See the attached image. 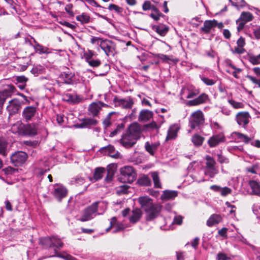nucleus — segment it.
<instances>
[{"label": "nucleus", "mask_w": 260, "mask_h": 260, "mask_svg": "<svg viewBox=\"0 0 260 260\" xmlns=\"http://www.w3.org/2000/svg\"><path fill=\"white\" fill-rule=\"evenodd\" d=\"M51 254H52L48 256V257H58L62 258L65 260H75V258L71 255L68 254L65 252H63L62 253H59L55 249H53V252H51Z\"/></svg>", "instance_id": "nucleus-30"}, {"label": "nucleus", "mask_w": 260, "mask_h": 260, "mask_svg": "<svg viewBox=\"0 0 260 260\" xmlns=\"http://www.w3.org/2000/svg\"><path fill=\"white\" fill-rule=\"evenodd\" d=\"M138 201L146 213L147 221H151L155 218L161 210L162 206L160 204H153L152 200L147 196L139 197Z\"/></svg>", "instance_id": "nucleus-1"}, {"label": "nucleus", "mask_w": 260, "mask_h": 260, "mask_svg": "<svg viewBox=\"0 0 260 260\" xmlns=\"http://www.w3.org/2000/svg\"><path fill=\"white\" fill-rule=\"evenodd\" d=\"M228 102L235 109H240L243 107V104L242 103L237 102L233 100H229Z\"/></svg>", "instance_id": "nucleus-54"}, {"label": "nucleus", "mask_w": 260, "mask_h": 260, "mask_svg": "<svg viewBox=\"0 0 260 260\" xmlns=\"http://www.w3.org/2000/svg\"><path fill=\"white\" fill-rule=\"evenodd\" d=\"M33 42L34 43V45H32L31 42H30V45L33 47L36 53H38L39 54H49L50 52L48 48L44 47L42 45L40 44L35 39H33Z\"/></svg>", "instance_id": "nucleus-23"}, {"label": "nucleus", "mask_w": 260, "mask_h": 260, "mask_svg": "<svg viewBox=\"0 0 260 260\" xmlns=\"http://www.w3.org/2000/svg\"><path fill=\"white\" fill-rule=\"evenodd\" d=\"M44 68L41 65H37L33 67L31 70V73L35 76H38L39 74H42L44 71Z\"/></svg>", "instance_id": "nucleus-43"}, {"label": "nucleus", "mask_w": 260, "mask_h": 260, "mask_svg": "<svg viewBox=\"0 0 260 260\" xmlns=\"http://www.w3.org/2000/svg\"><path fill=\"white\" fill-rule=\"evenodd\" d=\"M204 138L199 135H194L192 136L191 141L196 146H200L202 144Z\"/></svg>", "instance_id": "nucleus-44"}, {"label": "nucleus", "mask_w": 260, "mask_h": 260, "mask_svg": "<svg viewBox=\"0 0 260 260\" xmlns=\"http://www.w3.org/2000/svg\"><path fill=\"white\" fill-rule=\"evenodd\" d=\"M153 116L152 111L142 109L139 113L138 120L140 122H146L150 120Z\"/></svg>", "instance_id": "nucleus-24"}, {"label": "nucleus", "mask_w": 260, "mask_h": 260, "mask_svg": "<svg viewBox=\"0 0 260 260\" xmlns=\"http://www.w3.org/2000/svg\"><path fill=\"white\" fill-rule=\"evenodd\" d=\"M51 193L56 200L60 202L63 198L67 196L68 190L62 185L56 184L53 185V190Z\"/></svg>", "instance_id": "nucleus-10"}, {"label": "nucleus", "mask_w": 260, "mask_h": 260, "mask_svg": "<svg viewBox=\"0 0 260 260\" xmlns=\"http://www.w3.org/2000/svg\"><path fill=\"white\" fill-rule=\"evenodd\" d=\"M226 140L224 134L222 132L213 135L208 141V144L210 147H215L220 143H224Z\"/></svg>", "instance_id": "nucleus-15"}, {"label": "nucleus", "mask_w": 260, "mask_h": 260, "mask_svg": "<svg viewBox=\"0 0 260 260\" xmlns=\"http://www.w3.org/2000/svg\"><path fill=\"white\" fill-rule=\"evenodd\" d=\"M62 99L70 104L78 103L80 102V98L76 93H67L63 95Z\"/></svg>", "instance_id": "nucleus-25"}, {"label": "nucleus", "mask_w": 260, "mask_h": 260, "mask_svg": "<svg viewBox=\"0 0 260 260\" xmlns=\"http://www.w3.org/2000/svg\"><path fill=\"white\" fill-rule=\"evenodd\" d=\"M253 15L249 12H242L239 18L236 21L238 23L239 21H243L245 23L250 22L253 20Z\"/></svg>", "instance_id": "nucleus-33"}, {"label": "nucleus", "mask_w": 260, "mask_h": 260, "mask_svg": "<svg viewBox=\"0 0 260 260\" xmlns=\"http://www.w3.org/2000/svg\"><path fill=\"white\" fill-rule=\"evenodd\" d=\"M253 34L257 39H260V26L256 27L253 29Z\"/></svg>", "instance_id": "nucleus-64"}, {"label": "nucleus", "mask_w": 260, "mask_h": 260, "mask_svg": "<svg viewBox=\"0 0 260 260\" xmlns=\"http://www.w3.org/2000/svg\"><path fill=\"white\" fill-rule=\"evenodd\" d=\"M87 62L90 66L94 68L99 67L101 63L100 60L93 59L89 60Z\"/></svg>", "instance_id": "nucleus-55"}, {"label": "nucleus", "mask_w": 260, "mask_h": 260, "mask_svg": "<svg viewBox=\"0 0 260 260\" xmlns=\"http://www.w3.org/2000/svg\"><path fill=\"white\" fill-rule=\"evenodd\" d=\"M151 176L154 182V187L156 188H160L161 184L159 181V177L158 173L155 172H152L151 173Z\"/></svg>", "instance_id": "nucleus-45"}, {"label": "nucleus", "mask_w": 260, "mask_h": 260, "mask_svg": "<svg viewBox=\"0 0 260 260\" xmlns=\"http://www.w3.org/2000/svg\"><path fill=\"white\" fill-rule=\"evenodd\" d=\"M99 203L100 202H95L86 208L79 220L84 222L92 219L96 215L98 206Z\"/></svg>", "instance_id": "nucleus-6"}, {"label": "nucleus", "mask_w": 260, "mask_h": 260, "mask_svg": "<svg viewBox=\"0 0 260 260\" xmlns=\"http://www.w3.org/2000/svg\"><path fill=\"white\" fill-rule=\"evenodd\" d=\"M210 126L213 130L221 129L222 127L216 121H211Z\"/></svg>", "instance_id": "nucleus-61"}, {"label": "nucleus", "mask_w": 260, "mask_h": 260, "mask_svg": "<svg viewBox=\"0 0 260 260\" xmlns=\"http://www.w3.org/2000/svg\"><path fill=\"white\" fill-rule=\"evenodd\" d=\"M124 124L123 123L118 124L115 129L112 131L109 134L110 137H113L117 134H119L124 128Z\"/></svg>", "instance_id": "nucleus-42"}, {"label": "nucleus", "mask_w": 260, "mask_h": 260, "mask_svg": "<svg viewBox=\"0 0 260 260\" xmlns=\"http://www.w3.org/2000/svg\"><path fill=\"white\" fill-rule=\"evenodd\" d=\"M106 171L104 168L98 167L95 169L93 174L94 179L97 181L102 178Z\"/></svg>", "instance_id": "nucleus-37"}, {"label": "nucleus", "mask_w": 260, "mask_h": 260, "mask_svg": "<svg viewBox=\"0 0 260 260\" xmlns=\"http://www.w3.org/2000/svg\"><path fill=\"white\" fill-rule=\"evenodd\" d=\"M216 20H206L204 22L203 26L201 28V30L206 34L210 32L211 29L216 27Z\"/></svg>", "instance_id": "nucleus-21"}, {"label": "nucleus", "mask_w": 260, "mask_h": 260, "mask_svg": "<svg viewBox=\"0 0 260 260\" xmlns=\"http://www.w3.org/2000/svg\"><path fill=\"white\" fill-rule=\"evenodd\" d=\"M7 143L3 138H0V154L3 156H6L7 152Z\"/></svg>", "instance_id": "nucleus-40"}, {"label": "nucleus", "mask_w": 260, "mask_h": 260, "mask_svg": "<svg viewBox=\"0 0 260 260\" xmlns=\"http://www.w3.org/2000/svg\"><path fill=\"white\" fill-rule=\"evenodd\" d=\"M152 29L161 36H165L169 30V27L164 24L160 23L158 25H153Z\"/></svg>", "instance_id": "nucleus-22"}, {"label": "nucleus", "mask_w": 260, "mask_h": 260, "mask_svg": "<svg viewBox=\"0 0 260 260\" xmlns=\"http://www.w3.org/2000/svg\"><path fill=\"white\" fill-rule=\"evenodd\" d=\"M253 213L256 216L257 218H260V206L254 205L252 208Z\"/></svg>", "instance_id": "nucleus-58"}, {"label": "nucleus", "mask_w": 260, "mask_h": 260, "mask_svg": "<svg viewBox=\"0 0 260 260\" xmlns=\"http://www.w3.org/2000/svg\"><path fill=\"white\" fill-rule=\"evenodd\" d=\"M208 100V95L205 93H203L201 94H200L198 98L193 100L188 101L186 103V105L188 106H197L202 104L205 103Z\"/></svg>", "instance_id": "nucleus-19"}, {"label": "nucleus", "mask_w": 260, "mask_h": 260, "mask_svg": "<svg viewBox=\"0 0 260 260\" xmlns=\"http://www.w3.org/2000/svg\"><path fill=\"white\" fill-rule=\"evenodd\" d=\"M142 215V212L140 209H134L132 212V214L129 217V220L132 223H136L140 219Z\"/></svg>", "instance_id": "nucleus-27"}, {"label": "nucleus", "mask_w": 260, "mask_h": 260, "mask_svg": "<svg viewBox=\"0 0 260 260\" xmlns=\"http://www.w3.org/2000/svg\"><path fill=\"white\" fill-rule=\"evenodd\" d=\"M74 74L70 72H64L61 74L60 78L62 79L66 84H74Z\"/></svg>", "instance_id": "nucleus-31"}, {"label": "nucleus", "mask_w": 260, "mask_h": 260, "mask_svg": "<svg viewBox=\"0 0 260 260\" xmlns=\"http://www.w3.org/2000/svg\"><path fill=\"white\" fill-rule=\"evenodd\" d=\"M232 190L231 188L228 187H224L223 188H221L220 192L221 196H226L228 194L231 193Z\"/></svg>", "instance_id": "nucleus-56"}, {"label": "nucleus", "mask_w": 260, "mask_h": 260, "mask_svg": "<svg viewBox=\"0 0 260 260\" xmlns=\"http://www.w3.org/2000/svg\"><path fill=\"white\" fill-rule=\"evenodd\" d=\"M218 161L221 164H228L229 162V159L221 154H218Z\"/></svg>", "instance_id": "nucleus-60"}, {"label": "nucleus", "mask_w": 260, "mask_h": 260, "mask_svg": "<svg viewBox=\"0 0 260 260\" xmlns=\"http://www.w3.org/2000/svg\"><path fill=\"white\" fill-rule=\"evenodd\" d=\"M247 78L249 79L252 82H253V83L257 85V86L260 87V80L259 79H256V78L252 76H250V75H248L247 76Z\"/></svg>", "instance_id": "nucleus-62"}, {"label": "nucleus", "mask_w": 260, "mask_h": 260, "mask_svg": "<svg viewBox=\"0 0 260 260\" xmlns=\"http://www.w3.org/2000/svg\"><path fill=\"white\" fill-rule=\"evenodd\" d=\"M113 102L115 107H119L125 109H131L134 104V100L131 96L120 99L115 96L113 100Z\"/></svg>", "instance_id": "nucleus-9"}, {"label": "nucleus", "mask_w": 260, "mask_h": 260, "mask_svg": "<svg viewBox=\"0 0 260 260\" xmlns=\"http://www.w3.org/2000/svg\"><path fill=\"white\" fill-rule=\"evenodd\" d=\"M178 196V191L174 190H166L163 191L161 199L163 201L174 199Z\"/></svg>", "instance_id": "nucleus-26"}, {"label": "nucleus", "mask_w": 260, "mask_h": 260, "mask_svg": "<svg viewBox=\"0 0 260 260\" xmlns=\"http://www.w3.org/2000/svg\"><path fill=\"white\" fill-rule=\"evenodd\" d=\"M232 51L234 53L241 54L244 52L245 49L243 48L237 46V47H235L234 49H232Z\"/></svg>", "instance_id": "nucleus-63"}, {"label": "nucleus", "mask_w": 260, "mask_h": 260, "mask_svg": "<svg viewBox=\"0 0 260 260\" xmlns=\"http://www.w3.org/2000/svg\"><path fill=\"white\" fill-rule=\"evenodd\" d=\"M22 104V102L17 99H14L9 102V105L7 106V110L9 112L10 115H13L16 113L19 110Z\"/></svg>", "instance_id": "nucleus-18"}, {"label": "nucleus", "mask_w": 260, "mask_h": 260, "mask_svg": "<svg viewBox=\"0 0 260 260\" xmlns=\"http://www.w3.org/2000/svg\"><path fill=\"white\" fill-rule=\"evenodd\" d=\"M108 9L110 11L114 10L117 13L120 14L123 11V9L121 7H120L115 4H110L108 7Z\"/></svg>", "instance_id": "nucleus-49"}, {"label": "nucleus", "mask_w": 260, "mask_h": 260, "mask_svg": "<svg viewBox=\"0 0 260 260\" xmlns=\"http://www.w3.org/2000/svg\"><path fill=\"white\" fill-rule=\"evenodd\" d=\"M200 78L202 81L207 86H212L216 82V80L209 79L203 76H200Z\"/></svg>", "instance_id": "nucleus-47"}, {"label": "nucleus", "mask_w": 260, "mask_h": 260, "mask_svg": "<svg viewBox=\"0 0 260 260\" xmlns=\"http://www.w3.org/2000/svg\"><path fill=\"white\" fill-rule=\"evenodd\" d=\"M222 220V217L220 215L213 214L208 219L207 221V225L211 227L213 225L219 223Z\"/></svg>", "instance_id": "nucleus-32"}, {"label": "nucleus", "mask_w": 260, "mask_h": 260, "mask_svg": "<svg viewBox=\"0 0 260 260\" xmlns=\"http://www.w3.org/2000/svg\"><path fill=\"white\" fill-rule=\"evenodd\" d=\"M230 257L222 252L218 253L216 257V260H230Z\"/></svg>", "instance_id": "nucleus-57"}, {"label": "nucleus", "mask_w": 260, "mask_h": 260, "mask_svg": "<svg viewBox=\"0 0 260 260\" xmlns=\"http://www.w3.org/2000/svg\"><path fill=\"white\" fill-rule=\"evenodd\" d=\"M139 139L135 136L132 135L125 132L121 136L119 140L120 144L126 148H129L133 147Z\"/></svg>", "instance_id": "nucleus-8"}, {"label": "nucleus", "mask_w": 260, "mask_h": 260, "mask_svg": "<svg viewBox=\"0 0 260 260\" xmlns=\"http://www.w3.org/2000/svg\"><path fill=\"white\" fill-rule=\"evenodd\" d=\"M232 136L235 137V139H239L241 141L244 142L246 144L248 143L251 140L250 138L239 132H234L232 134Z\"/></svg>", "instance_id": "nucleus-38"}, {"label": "nucleus", "mask_w": 260, "mask_h": 260, "mask_svg": "<svg viewBox=\"0 0 260 260\" xmlns=\"http://www.w3.org/2000/svg\"><path fill=\"white\" fill-rule=\"evenodd\" d=\"M15 89V87L12 85H6L2 90H0V111L6 100L11 96Z\"/></svg>", "instance_id": "nucleus-12"}, {"label": "nucleus", "mask_w": 260, "mask_h": 260, "mask_svg": "<svg viewBox=\"0 0 260 260\" xmlns=\"http://www.w3.org/2000/svg\"><path fill=\"white\" fill-rule=\"evenodd\" d=\"M215 165L216 162L215 160L212 157L207 156L204 174L209 176L210 178L214 177L218 173V170Z\"/></svg>", "instance_id": "nucleus-5"}, {"label": "nucleus", "mask_w": 260, "mask_h": 260, "mask_svg": "<svg viewBox=\"0 0 260 260\" xmlns=\"http://www.w3.org/2000/svg\"><path fill=\"white\" fill-rule=\"evenodd\" d=\"M100 151L101 153L114 158H118L120 156V153L115 150L114 147L111 145L101 148Z\"/></svg>", "instance_id": "nucleus-17"}, {"label": "nucleus", "mask_w": 260, "mask_h": 260, "mask_svg": "<svg viewBox=\"0 0 260 260\" xmlns=\"http://www.w3.org/2000/svg\"><path fill=\"white\" fill-rule=\"evenodd\" d=\"M22 133L25 136H35L38 132V124L32 123L24 125L22 128Z\"/></svg>", "instance_id": "nucleus-16"}, {"label": "nucleus", "mask_w": 260, "mask_h": 260, "mask_svg": "<svg viewBox=\"0 0 260 260\" xmlns=\"http://www.w3.org/2000/svg\"><path fill=\"white\" fill-rule=\"evenodd\" d=\"M154 13H152L150 14V17L152 18L155 21H158L160 17H164V15L162 14L160 11L156 8L153 9Z\"/></svg>", "instance_id": "nucleus-48"}, {"label": "nucleus", "mask_w": 260, "mask_h": 260, "mask_svg": "<svg viewBox=\"0 0 260 260\" xmlns=\"http://www.w3.org/2000/svg\"><path fill=\"white\" fill-rule=\"evenodd\" d=\"M76 19L82 23H87L90 21V17L86 13H82L81 15L76 16Z\"/></svg>", "instance_id": "nucleus-46"}, {"label": "nucleus", "mask_w": 260, "mask_h": 260, "mask_svg": "<svg viewBox=\"0 0 260 260\" xmlns=\"http://www.w3.org/2000/svg\"><path fill=\"white\" fill-rule=\"evenodd\" d=\"M28 157L27 153L23 151H18L13 153L11 156V161L15 166L23 165Z\"/></svg>", "instance_id": "nucleus-11"}, {"label": "nucleus", "mask_w": 260, "mask_h": 260, "mask_svg": "<svg viewBox=\"0 0 260 260\" xmlns=\"http://www.w3.org/2000/svg\"><path fill=\"white\" fill-rule=\"evenodd\" d=\"M115 165L114 164H110L107 166V175L105 178V180L107 182H110L113 179L115 174Z\"/></svg>", "instance_id": "nucleus-34"}, {"label": "nucleus", "mask_w": 260, "mask_h": 260, "mask_svg": "<svg viewBox=\"0 0 260 260\" xmlns=\"http://www.w3.org/2000/svg\"><path fill=\"white\" fill-rule=\"evenodd\" d=\"M38 116L37 108L32 106H27L24 108L22 113V119L26 122L33 121Z\"/></svg>", "instance_id": "nucleus-7"}, {"label": "nucleus", "mask_w": 260, "mask_h": 260, "mask_svg": "<svg viewBox=\"0 0 260 260\" xmlns=\"http://www.w3.org/2000/svg\"><path fill=\"white\" fill-rule=\"evenodd\" d=\"M94 53L91 50H88L87 52L84 53V57L87 62L89 60L93 59L92 57Z\"/></svg>", "instance_id": "nucleus-59"}, {"label": "nucleus", "mask_w": 260, "mask_h": 260, "mask_svg": "<svg viewBox=\"0 0 260 260\" xmlns=\"http://www.w3.org/2000/svg\"><path fill=\"white\" fill-rule=\"evenodd\" d=\"M249 185L253 194H260V185L258 182L255 180H250Z\"/></svg>", "instance_id": "nucleus-36"}, {"label": "nucleus", "mask_w": 260, "mask_h": 260, "mask_svg": "<svg viewBox=\"0 0 260 260\" xmlns=\"http://www.w3.org/2000/svg\"><path fill=\"white\" fill-rule=\"evenodd\" d=\"M159 145L160 143L159 142L150 144L149 142H147L145 144V148L150 154L153 155Z\"/></svg>", "instance_id": "nucleus-29"}, {"label": "nucleus", "mask_w": 260, "mask_h": 260, "mask_svg": "<svg viewBox=\"0 0 260 260\" xmlns=\"http://www.w3.org/2000/svg\"><path fill=\"white\" fill-rule=\"evenodd\" d=\"M40 243L43 246L49 248H54L56 250L62 247L63 242L56 236L47 237L41 238Z\"/></svg>", "instance_id": "nucleus-3"}, {"label": "nucleus", "mask_w": 260, "mask_h": 260, "mask_svg": "<svg viewBox=\"0 0 260 260\" xmlns=\"http://www.w3.org/2000/svg\"><path fill=\"white\" fill-rule=\"evenodd\" d=\"M196 164L197 162L196 161H193L189 165L187 169L189 176L192 178L193 181L198 182L204 181L205 180L203 179L202 177L200 176V173H202V171H198L199 168L198 167V168H196Z\"/></svg>", "instance_id": "nucleus-13"}, {"label": "nucleus", "mask_w": 260, "mask_h": 260, "mask_svg": "<svg viewBox=\"0 0 260 260\" xmlns=\"http://www.w3.org/2000/svg\"><path fill=\"white\" fill-rule=\"evenodd\" d=\"M204 121L203 113L198 110L191 114L189 118V126L191 129L199 128L204 124Z\"/></svg>", "instance_id": "nucleus-4"}, {"label": "nucleus", "mask_w": 260, "mask_h": 260, "mask_svg": "<svg viewBox=\"0 0 260 260\" xmlns=\"http://www.w3.org/2000/svg\"><path fill=\"white\" fill-rule=\"evenodd\" d=\"M188 94L186 95V98L187 99H191L194 96H196L197 94H199V91L198 89H188Z\"/></svg>", "instance_id": "nucleus-53"}, {"label": "nucleus", "mask_w": 260, "mask_h": 260, "mask_svg": "<svg viewBox=\"0 0 260 260\" xmlns=\"http://www.w3.org/2000/svg\"><path fill=\"white\" fill-rule=\"evenodd\" d=\"M101 109V107L100 105H99V102L93 103L90 104L89 107V111L93 116L98 115Z\"/></svg>", "instance_id": "nucleus-39"}, {"label": "nucleus", "mask_w": 260, "mask_h": 260, "mask_svg": "<svg viewBox=\"0 0 260 260\" xmlns=\"http://www.w3.org/2000/svg\"><path fill=\"white\" fill-rule=\"evenodd\" d=\"M120 175L119 180L123 183H132L136 178V174L134 168L129 166H124L120 169Z\"/></svg>", "instance_id": "nucleus-2"}, {"label": "nucleus", "mask_w": 260, "mask_h": 260, "mask_svg": "<svg viewBox=\"0 0 260 260\" xmlns=\"http://www.w3.org/2000/svg\"><path fill=\"white\" fill-rule=\"evenodd\" d=\"M114 113V112H110L109 113L108 115L106 116V117L105 118V119L104 120L103 123V124L104 125L105 128L109 126L110 125H111V115L112 114H113Z\"/></svg>", "instance_id": "nucleus-51"}, {"label": "nucleus", "mask_w": 260, "mask_h": 260, "mask_svg": "<svg viewBox=\"0 0 260 260\" xmlns=\"http://www.w3.org/2000/svg\"><path fill=\"white\" fill-rule=\"evenodd\" d=\"M179 129V128L177 125L171 126L168 131V135L166 139L169 140L174 139L177 136Z\"/></svg>", "instance_id": "nucleus-35"}, {"label": "nucleus", "mask_w": 260, "mask_h": 260, "mask_svg": "<svg viewBox=\"0 0 260 260\" xmlns=\"http://www.w3.org/2000/svg\"><path fill=\"white\" fill-rule=\"evenodd\" d=\"M140 185L142 186H150L151 185V180L147 175H144L138 180Z\"/></svg>", "instance_id": "nucleus-41"}, {"label": "nucleus", "mask_w": 260, "mask_h": 260, "mask_svg": "<svg viewBox=\"0 0 260 260\" xmlns=\"http://www.w3.org/2000/svg\"><path fill=\"white\" fill-rule=\"evenodd\" d=\"M98 121L96 119L94 118H86L83 121V124H84L86 126L88 125H96Z\"/></svg>", "instance_id": "nucleus-52"}, {"label": "nucleus", "mask_w": 260, "mask_h": 260, "mask_svg": "<svg viewBox=\"0 0 260 260\" xmlns=\"http://www.w3.org/2000/svg\"><path fill=\"white\" fill-rule=\"evenodd\" d=\"M249 61L253 64H258L260 63V54L257 55H252L249 57Z\"/></svg>", "instance_id": "nucleus-50"}, {"label": "nucleus", "mask_w": 260, "mask_h": 260, "mask_svg": "<svg viewBox=\"0 0 260 260\" xmlns=\"http://www.w3.org/2000/svg\"><path fill=\"white\" fill-rule=\"evenodd\" d=\"M126 132L132 135L135 136L138 139L140 138V127L136 123L131 124Z\"/></svg>", "instance_id": "nucleus-28"}, {"label": "nucleus", "mask_w": 260, "mask_h": 260, "mask_svg": "<svg viewBox=\"0 0 260 260\" xmlns=\"http://www.w3.org/2000/svg\"><path fill=\"white\" fill-rule=\"evenodd\" d=\"M249 114L247 112H239L236 117L237 123L243 126L247 125L249 122Z\"/></svg>", "instance_id": "nucleus-20"}, {"label": "nucleus", "mask_w": 260, "mask_h": 260, "mask_svg": "<svg viewBox=\"0 0 260 260\" xmlns=\"http://www.w3.org/2000/svg\"><path fill=\"white\" fill-rule=\"evenodd\" d=\"M100 46L107 56L114 55L115 45L111 41L104 40L101 41Z\"/></svg>", "instance_id": "nucleus-14"}]
</instances>
